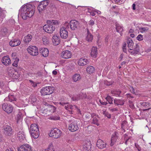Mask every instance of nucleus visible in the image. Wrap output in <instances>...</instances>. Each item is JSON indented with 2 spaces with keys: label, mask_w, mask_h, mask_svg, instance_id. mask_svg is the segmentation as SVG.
Returning <instances> with one entry per match:
<instances>
[{
  "label": "nucleus",
  "mask_w": 151,
  "mask_h": 151,
  "mask_svg": "<svg viewBox=\"0 0 151 151\" xmlns=\"http://www.w3.org/2000/svg\"><path fill=\"white\" fill-rule=\"evenodd\" d=\"M53 88L51 86H46L43 88L41 90L42 95L45 96L50 95L53 92Z\"/></svg>",
  "instance_id": "nucleus-4"
},
{
  "label": "nucleus",
  "mask_w": 151,
  "mask_h": 151,
  "mask_svg": "<svg viewBox=\"0 0 151 151\" xmlns=\"http://www.w3.org/2000/svg\"><path fill=\"white\" fill-rule=\"evenodd\" d=\"M127 123L126 121H123L122 123V128L124 130V132L125 131L124 129L126 127V125H127Z\"/></svg>",
  "instance_id": "nucleus-49"
},
{
  "label": "nucleus",
  "mask_w": 151,
  "mask_h": 151,
  "mask_svg": "<svg viewBox=\"0 0 151 151\" xmlns=\"http://www.w3.org/2000/svg\"><path fill=\"white\" fill-rule=\"evenodd\" d=\"M59 104H60V105H61L62 106H64V105L65 104H69V103L68 102H61L59 103Z\"/></svg>",
  "instance_id": "nucleus-63"
},
{
  "label": "nucleus",
  "mask_w": 151,
  "mask_h": 151,
  "mask_svg": "<svg viewBox=\"0 0 151 151\" xmlns=\"http://www.w3.org/2000/svg\"><path fill=\"white\" fill-rule=\"evenodd\" d=\"M50 119L52 120H56L59 119L60 118L56 116H52L50 117Z\"/></svg>",
  "instance_id": "nucleus-55"
},
{
  "label": "nucleus",
  "mask_w": 151,
  "mask_h": 151,
  "mask_svg": "<svg viewBox=\"0 0 151 151\" xmlns=\"http://www.w3.org/2000/svg\"><path fill=\"white\" fill-rule=\"evenodd\" d=\"M18 151H32V147L28 144H25L21 145L18 147Z\"/></svg>",
  "instance_id": "nucleus-13"
},
{
  "label": "nucleus",
  "mask_w": 151,
  "mask_h": 151,
  "mask_svg": "<svg viewBox=\"0 0 151 151\" xmlns=\"http://www.w3.org/2000/svg\"><path fill=\"white\" fill-rule=\"evenodd\" d=\"M129 89L130 90V91L132 93L135 94V92L134 91L135 90L132 86H130Z\"/></svg>",
  "instance_id": "nucleus-60"
},
{
  "label": "nucleus",
  "mask_w": 151,
  "mask_h": 151,
  "mask_svg": "<svg viewBox=\"0 0 151 151\" xmlns=\"http://www.w3.org/2000/svg\"><path fill=\"white\" fill-rule=\"evenodd\" d=\"M61 56L64 59H68L71 57V53L68 50L63 51L61 54Z\"/></svg>",
  "instance_id": "nucleus-17"
},
{
  "label": "nucleus",
  "mask_w": 151,
  "mask_h": 151,
  "mask_svg": "<svg viewBox=\"0 0 151 151\" xmlns=\"http://www.w3.org/2000/svg\"><path fill=\"white\" fill-rule=\"evenodd\" d=\"M30 129V131L39 130L38 126L35 124H32L31 125Z\"/></svg>",
  "instance_id": "nucleus-38"
},
{
  "label": "nucleus",
  "mask_w": 151,
  "mask_h": 151,
  "mask_svg": "<svg viewBox=\"0 0 151 151\" xmlns=\"http://www.w3.org/2000/svg\"><path fill=\"white\" fill-rule=\"evenodd\" d=\"M129 52L131 53L132 54L134 55H136L137 54V52L135 50H133L132 49V50H129Z\"/></svg>",
  "instance_id": "nucleus-62"
},
{
  "label": "nucleus",
  "mask_w": 151,
  "mask_h": 151,
  "mask_svg": "<svg viewBox=\"0 0 151 151\" xmlns=\"http://www.w3.org/2000/svg\"><path fill=\"white\" fill-rule=\"evenodd\" d=\"M139 29L140 30V32L141 33H142L147 31L149 28L147 27H140L139 28Z\"/></svg>",
  "instance_id": "nucleus-44"
},
{
  "label": "nucleus",
  "mask_w": 151,
  "mask_h": 151,
  "mask_svg": "<svg viewBox=\"0 0 151 151\" xmlns=\"http://www.w3.org/2000/svg\"><path fill=\"white\" fill-rule=\"evenodd\" d=\"M3 109L7 113H11L13 111V107L11 105L7 103H4L2 105Z\"/></svg>",
  "instance_id": "nucleus-9"
},
{
  "label": "nucleus",
  "mask_w": 151,
  "mask_h": 151,
  "mask_svg": "<svg viewBox=\"0 0 151 151\" xmlns=\"http://www.w3.org/2000/svg\"><path fill=\"white\" fill-rule=\"evenodd\" d=\"M3 64L6 65H9L11 63V60L9 57L7 56L3 57L1 60Z\"/></svg>",
  "instance_id": "nucleus-21"
},
{
  "label": "nucleus",
  "mask_w": 151,
  "mask_h": 151,
  "mask_svg": "<svg viewBox=\"0 0 151 151\" xmlns=\"http://www.w3.org/2000/svg\"><path fill=\"white\" fill-rule=\"evenodd\" d=\"M37 100L36 97L34 96H31L29 99V101L31 103L35 102Z\"/></svg>",
  "instance_id": "nucleus-47"
},
{
  "label": "nucleus",
  "mask_w": 151,
  "mask_h": 151,
  "mask_svg": "<svg viewBox=\"0 0 151 151\" xmlns=\"http://www.w3.org/2000/svg\"><path fill=\"white\" fill-rule=\"evenodd\" d=\"M103 114L105 116H106L108 118H111V114H109L108 112L106 111H104Z\"/></svg>",
  "instance_id": "nucleus-50"
},
{
  "label": "nucleus",
  "mask_w": 151,
  "mask_h": 151,
  "mask_svg": "<svg viewBox=\"0 0 151 151\" xmlns=\"http://www.w3.org/2000/svg\"><path fill=\"white\" fill-rule=\"evenodd\" d=\"M69 24L68 22H65L64 24V26L62 27H61L65 28L66 30L68 29L69 28Z\"/></svg>",
  "instance_id": "nucleus-54"
},
{
  "label": "nucleus",
  "mask_w": 151,
  "mask_h": 151,
  "mask_svg": "<svg viewBox=\"0 0 151 151\" xmlns=\"http://www.w3.org/2000/svg\"><path fill=\"white\" fill-rule=\"evenodd\" d=\"M114 103L115 105L117 106L119 105L122 106L124 105V101L123 100L115 99H114Z\"/></svg>",
  "instance_id": "nucleus-32"
},
{
  "label": "nucleus",
  "mask_w": 151,
  "mask_h": 151,
  "mask_svg": "<svg viewBox=\"0 0 151 151\" xmlns=\"http://www.w3.org/2000/svg\"><path fill=\"white\" fill-rule=\"evenodd\" d=\"M43 29L45 32L49 33H51L55 30V27L50 24H48L44 25Z\"/></svg>",
  "instance_id": "nucleus-11"
},
{
  "label": "nucleus",
  "mask_w": 151,
  "mask_h": 151,
  "mask_svg": "<svg viewBox=\"0 0 151 151\" xmlns=\"http://www.w3.org/2000/svg\"><path fill=\"white\" fill-rule=\"evenodd\" d=\"M135 145L138 151H141V149L139 145L138 144L136 143H135Z\"/></svg>",
  "instance_id": "nucleus-61"
},
{
  "label": "nucleus",
  "mask_w": 151,
  "mask_h": 151,
  "mask_svg": "<svg viewBox=\"0 0 151 151\" xmlns=\"http://www.w3.org/2000/svg\"><path fill=\"white\" fill-rule=\"evenodd\" d=\"M46 109L47 110V111L50 112V113H51L55 112L56 108L55 107L53 106L48 105L47 106Z\"/></svg>",
  "instance_id": "nucleus-27"
},
{
  "label": "nucleus",
  "mask_w": 151,
  "mask_h": 151,
  "mask_svg": "<svg viewBox=\"0 0 151 151\" xmlns=\"http://www.w3.org/2000/svg\"><path fill=\"white\" fill-rule=\"evenodd\" d=\"M3 132L6 136H10L13 133L12 128L8 124H5L3 126Z\"/></svg>",
  "instance_id": "nucleus-6"
},
{
  "label": "nucleus",
  "mask_w": 151,
  "mask_h": 151,
  "mask_svg": "<svg viewBox=\"0 0 151 151\" xmlns=\"http://www.w3.org/2000/svg\"><path fill=\"white\" fill-rule=\"evenodd\" d=\"M92 123L94 124H96L97 126H98L99 125V120L96 117H95L93 118L92 121Z\"/></svg>",
  "instance_id": "nucleus-43"
},
{
  "label": "nucleus",
  "mask_w": 151,
  "mask_h": 151,
  "mask_svg": "<svg viewBox=\"0 0 151 151\" xmlns=\"http://www.w3.org/2000/svg\"><path fill=\"white\" fill-rule=\"evenodd\" d=\"M42 41L43 44L45 45L48 44L49 43L48 39L45 36L42 38Z\"/></svg>",
  "instance_id": "nucleus-48"
},
{
  "label": "nucleus",
  "mask_w": 151,
  "mask_h": 151,
  "mask_svg": "<svg viewBox=\"0 0 151 151\" xmlns=\"http://www.w3.org/2000/svg\"><path fill=\"white\" fill-rule=\"evenodd\" d=\"M23 116L22 113L21 112H19L17 116V122L20 121L22 119Z\"/></svg>",
  "instance_id": "nucleus-41"
},
{
  "label": "nucleus",
  "mask_w": 151,
  "mask_h": 151,
  "mask_svg": "<svg viewBox=\"0 0 151 151\" xmlns=\"http://www.w3.org/2000/svg\"><path fill=\"white\" fill-rule=\"evenodd\" d=\"M91 142L90 141H87L85 143V145L83 146V147L86 150L88 151H90L91 150Z\"/></svg>",
  "instance_id": "nucleus-26"
},
{
  "label": "nucleus",
  "mask_w": 151,
  "mask_h": 151,
  "mask_svg": "<svg viewBox=\"0 0 151 151\" xmlns=\"http://www.w3.org/2000/svg\"><path fill=\"white\" fill-rule=\"evenodd\" d=\"M69 122L70 123L68 126V129L70 131L74 132L78 129V125L77 122L76 121H71L70 120V121H69Z\"/></svg>",
  "instance_id": "nucleus-7"
},
{
  "label": "nucleus",
  "mask_w": 151,
  "mask_h": 151,
  "mask_svg": "<svg viewBox=\"0 0 151 151\" xmlns=\"http://www.w3.org/2000/svg\"><path fill=\"white\" fill-rule=\"evenodd\" d=\"M1 32L2 33L3 35H5L7 33V29L6 27H4L1 29Z\"/></svg>",
  "instance_id": "nucleus-52"
},
{
  "label": "nucleus",
  "mask_w": 151,
  "mask_h": 151,
  "mask_svg": "<svg viewBox=\"0 0 151 151\" xmlns=\"http://www.w3.org/2000/svg\"><path fill=\"white\" fill-rule=\"evenodd\" d=\"M126 95L127 98L131 99L134 98V96H132L131 94L127 93Z\"/></svg>",
  "instance_id": "nucleus-59"
},
{
  "label": "nucleus",
  "mask_w": 151,
  "mask_h": 151,
  "mask_svg": "<svg viewBox=\"0 0 151 151\" xmlns=\"http://www.w3.org/2000/svg\"><path fill=\"white\" fill-rule=\"evenodd\" d=\"M5 14L2 11V9L0 8V21H2L1 19L5 17Z\"/></svg>",
  "instance_id": "nucleus-45"
},
{
  "label": "nucleus",
  "mask_w": 151,
  "mask_h": 151,
  "mask_svg": "<svg viewBox=\"0 0 151 151\" xmlns=\"http://www.w3.org/2000/svg\"><path fill=\"white\" fill-rule=\"evenodd\" d=\"M118 137L116 134H115L114 135H113L111 137V142L110 143V145L111 146L113 145L114 143L116 141Z\"/></svg>",
  "instance_id": "nucleus-28"
},
{
  "label": "nucleus",
  "mask_w": 151,
  "mask_h": 151,
  "mask_svg": "<svg viewBox=\"0 0 151 151\" xmlns=\"http://www.w3.org/2000/svg\"><path fill=\"white\" fill-rule=\"evenodd\" d=\"M116 31L121 33V35H122L121 32L123 31V29L122 27L119 24H116Z\"/></svg>",
  "instance_id": "nucleus-36"
},
{
  "label": "nucleus",
  "mask_w": 151,
  "mask_h": 151,
  "mask_svg": "<svg viewBox=\"0 0 151 151\" xmlns=\"http://www.w3.org/2000/svg\"><path fill=\"white\" fill-rule=\"evenodd\" d=\"M80 75L77 73L74 75L73 77V79L74 82H76L80 80Z\"/></svg>",
  "instance_id": "nucleus-37"
},
{
  "label": "nucleus",
  "mask_w": 151,
  "mask_h": 151,
  "mask_svg": "<svg viewBox=\"0 0 151 151\" xmlns=\"http://www.w3.org/2000/svg\"><path fill=\"white\" fill-rule=\"evenodd\" d=\"M98 54L97 48L96 47H93L91 50V56L96 58Z\"/></svg>",
  "instance_id": "nucleus-25"
},
{
  "label": "nucleus",
  "mask_w": 151,
  "mask_h": 151,
  "mask_svg": "<svg viewBox=\"0 0 151 151\" xmlns=\"http://www.w3.org/2000/svg\"><path fill=\"white\" fill-rule=\"evenodd\" d=\"M105 99L109 104H113V101L112 98L111 97L109 96H107Z\"/></svg>",
  "instance_id": "nucleus-42"
},
{
  "label": "nucleus",
  "mask_w": 151,
  "mask_h": 151,
  "mask_svg": "<svg viewBox=\"0 0 151 151\" xmlns=\"http://www.w3.org/2000/svg\"><path fill=\"white\" fill-rule=\"evenodd\" d=\"M137 39L139 41H141L143 39V36L142 35H139L137 37Z\"/></svg>",
  "instance_id": "nucleus-53"
},
{
  "label": "nucleus",
  "mask_w": 151,
  "mask_h": 151,
  "mask_svg": "<svg viewBox=\"0 0 151 151\" xmlns=\"http://www.w3.org/2000/svg\"><path fill=\"white\" fill-rule=\"evenodd\" d=\"M47 22V24H50L52 25H58V22L57 20H48Z\"/></svg>",
  "instance_id": "nucleus-40"
},
{
  "label": "nucleus",
  "mask_w": 151,
  "mask_h": 151,
  "mask_svg": "<svg viewBox=\"0 0 151 151\" xmlns=\"http://www.w3.org/2000/svg\"><path fill=\"white\" fill-rule=\"evenodd\" d=\"M104 83L105 85L107 86H110L112 84V82H108L107 81H104Z\"/></svg>",
  "instance_id": "nucleus-57"
},
{
  "label": "nucleus",
  "mask_w": 151,
  "mask_h": 151,
  "mask_svg": "<svg viewBox=\"0 0 151 151\" xmlns=\"http://www.w3.org/2000/svg\"><path fill=\"white\" fill-rule=\"evenodd\" d=\"M15 134L19 141H22L25 139V134L21 128H16Z\"/></svg>",
  "instance_id": "nucleus-3"
},
{
  "label": "nucleus",
  "mask_w": 151,
  "mask_h": 151,
  "mask_svg": "<svg viewBox=\"0 0 151 151\" xmlns=\"http://www.w3.org/2000/svg\"><path fill=\"white\" fill-rule=\"evenodd\" d=\"M8 72L9 76L13 79H18L20 76V74L12 68H8Z\"/></svg>",
  "instance_id": "nucleus-2"
},
{
  "label": "nucleus",
  "mask_w": 151,
  "mask_h": 151,
  "mask_svg": "<svg viewBox=\"0 0 151 151\" xmlns=\"http://www.w3.org/2000/svg\"><path fill=\"white\" fill-rule=\"evenodd\" d=\"M111 93L114 96H119L121 93V91L119 89H114L111 91Z\"/></svg>",
  "instance_id": "nucleus-29"
},
{
  "label": "nucleus",
  "mask_w": 151,
  "mask_h": 151,
  "mask_svg": "<svg viewBox=\"0 0 151 151\" xmlns=\"http://www.w3.org/2000/svg\"><path fill=\"white\" fill-rule=\"evenodd\" d=\"M60 37L63 39H66L68 37V32L65 28L61 27L60 32Z\"/></svg>",
  "instance_id": "nucleus-15"
},
{
  "label": "nucleus",
  "mask_w": 151,
  "mask_h": 151,
  "mask_svg": "<svg viewBox=\"0 0 151 151\" xmlns=\"http://www.w3.org/2000/svg\"><path fill=\"white\" fill-rule=\"evenodd\" d=\"M89 24L91 26H93L94 24V22L93 20H91L89 22Z\"/></svg>",
  "instance_id": "nucleus-64"
},
{
  "label": "nucleus",
  "mask_w": 151,
  "mask_h": 151,
  "mask_svg": "<svg viewBox=\"0 0 151 151\" xmlns=\"http://www.w3.org/2000/svg\"><path fill=\"white\" fill-rule=\"evenodd\" d=\"M96 145L100 149H103L106 146V143L100 139H99L97 141Z\"/></svg>",
  "instance_id": "nucleus-23"
},
{
  "label": "nucleus",
  "mask_w": 151,
  "mask_h": 151,
  "mask_svg": "<svg viewBox=\"0 0 151 151\" xmlns=\"http://www.w3.org/2000/svg\"><path fill=\"white\" fill-rule=\"evenodd\" d=\"M95 70L94 68L92 66H89L86 68V71L89 74L93 73Z\"/></svg>",
  "instance_id": "nucleus-35"
},
{
  "label": "nucleus",
  "mask_w": 151,
  "mask_h": 151,
  "mask_svg": "<svg viewBox=\"0 0 151 151\" xmlns=\"http://www.w3.org/2000/svg\"><path fill=\"white\" fill-rule=\"evenodd\" d=\"M41 52L43 56L44 57H46L49 55V50L47 48H43L41 50Z\"/></svg>",
  "instance_id": "nucleus-31"
},
{
  "label": "nucleus",
  "mask_w": 151,
  "mask_h": 151,
  "mask_svg": "<svg viewBox=\"0 0 151 151\" xmlns=\"http://www.w3.org/2000/svg\"><path fill=\"white\" fill-rule=\"evenodd\" d=\"M35 6L30 4L23 5L19 10V14L22 18L24 20L27 17H32L35 13Z\"/></svg>",
  "instance_id": "nucleus-1"
},
{
  "label": "nucleus",
  "mask_w": 151,
  "mask_h": 151,
  "mask_svg": "<svg viewBox=\"0 0 151 151\" xmlns=\"http://www.w3.org/2000/svg\"><path fill=\"white\" fill-rule=\"evenodd\" d=\"M65 108L69 111L70 114H72V112H73L75 110L77 111L78 113L80 112V109H78L76 106L74 105H67V106H65Z\"/></svg>",
  "instance_id": "nucleus-10"
},
{
  "label": "nucleus",
  "mask_w": 151,
  "mask_h": 151,
  "mask_svg": "<svg viewBox=\"0 0 151 151\" xmlns=\"http://www.w3.org/2000/svg\"><path fill=\"white\" fill-rule=\"evenodd\" d=\"M60 130L57 128H55L52 130L49 134V136L53 138L57 139L61 135Z\"/></svg>",
  "instance_id": "nucleus-5"
},
{
  "label": "nucleus",
  "mask_w": 151,
  "mask_h": 151,
  "mask_svg": "<svg viewBox=\"0 0 151 151\" xmlns=\"http://www.w3.org/2000/svg\"><path fill=\"white\" fill-rule=\"evenodd\" d=\"M127 44L128 45V47L129 48V50H131L133 48V42L132 39L129 38L127 40Z\"/></svg>",
  "instance_id": "nucleus-33"
},
{
  "label": "nucleus",
  "mask_w": 151,
  "mask_h": 151,
  "mask_svg": "<svg viewBox=\"0 0 151 151\" xmlns=\"http://www.w3.org/2000/svg\"><path fill=\"white\" fill-rule=\"evenodd\" d=\"M87 36L86 39L87 41L89 42H91L93 40V35L91 34L89 29H87Z\"/></svg>",
  "instance_id": "nucleus-30"
},
{
  "label": "nucleus",
  "mask_w": 151,
  "mask_h": 151,
  "mask_svg": "<svg viewBox=\"0 0 151 151\" xmlns=\"http://www.w3.org/2000/svg\"><path fill=\"white\" fill-rule=\"evenodd\" d=\"M88 98L87 96L86 93H81L79 95L76 96H74L73 97V101H77L81 99H88Z\"/></svg>",
  "instance_id": "nucleus-18"
},
{
  "label": "nucleus",
  "mask_w": 151,
  "mask_h": 151,
  "mask_svg": "<svg viewBox=\"0 0 151 151\" xmlns=\"http://www.w3.org/2000/svg\"><path fill=\"white\" fill-rule=\"evenodd\" d=\"M5 101L12 102L15 105L17 104V98L14 95L11 94H9L8 96L5 98Z\"/></svg>",
  "instance_id": "nucleus-16"
},
{
  "label": "nucleus",
  "mask_w": 151,
  "mask_h": 151,
  "mask_svg": "<svg viewBox=\"0 0 151 151\" xmlns=\"http://www.w3.org/2000/svg\"><path fill=\"white\" fill-rule=\"evenodd\" d=\"M19 61V59L18 58H15V60L12 64V65L15 67H17L18 65V63Z\"/></svg>",
  "instance_id": "nucleus-51"
},
{
  "label": "nucleus",
  "mask_w": 151,
  "mask_h": 151,
  "mask_svg": "<svg viewBox=\"0 0 151 151\" xmlns=\"http://www.w3.org/2000/svg\"><path fill=\"white\" fill-rule=\"evenodd\" d=\"M52 41L54 45L55 46L58 45L60 42L59 37L56 35H54L52 37Z\"/></svg>",
  "instance_id": "nucleus-19"
},
{
  "label": "nucleus",
  "mask_w": 151,
  "mask_h": 151,
  "mask_svg": "<svg viewBox=\"0 0 151 151\" xmlns=\"http://www.w3.org/2000/svg\"><path fill=\"white\" fill-rule=\"evenodd\" d=\"M134 50L138 53L139 52V47L137 44H136V47L134 48Z\"/></svg>",
  "instance_id": "nucleus-58"
},
{
  "label": "nucleus",
  "mask_w": 151,
  "mask_h": 151,
  "mask_svg": "<svg viewBox=\"0 0 151 151\" xmlns=\"http://www.w3.org/2000/svg\"><path fill=\"white\" fill-rule=\"evenodd\" d=\"M29 82L30 83L31 85H32V86L34 87H35L36 86H37V84L36 83H35L33 81L29 80Z\"/></svg>",
  "instance_id": "nucleus-56"
},
{
  "label": "nucleus",
  "mask_w": 151,
  "mask_h": 151,
  "mask_svg": "<svg viewBox=\"0 0 151 151\" xmlns=\"http://www.w3.org/2000/svg\"><path fill=\"white\" fill-rule=\"evenodd\" d=\"M45 151H55L52 144V143H50L48 147L45 150Z\"/></svg>",
  "instance_id": "nucleus-39"
},
{
  "label": "nucleus",
  "mask_w": 151,
  "mask_h": 151,
  "mask_svg": "<svg viewBox=\"0 0 151 151\" xmlns=\"http://www.w3.org/2000/svg\"><path fill=\"white\" fill-rule=\"evenodd\" d=\"M29 132L31 135L32 137L34 139H36L38 138L39 136V130L34 131H30Z\"/></svg>",
  "instance_id": "nucleus-24"
},
{
  "label": "nucleus",
  "mask_w": 151,
  "mask_h": 151,
  "mask_svg": "<svg viewBox=\"0 0 151 151\" xmlns=\"http://www.w3.org/2000/svg\"><path fill=\"white\" fill-rule=\"evenodd\" d=\"M32 38V36L31 35L28 34L24 37L23 40L25 43H28L31 40Z\"/></svg>",
  "instance_id": "nucleus-34"
},
{
  "label": "nucleus",
  "mask_w": 151,
  "mask_h": 151,
  "mask_svg": "<svg viewBox=\"0 0 151 151\" xmlns=\"http://www.w3.org/2000/svg\"><path fill=\"white\" fill-rule=\"evenodd\" d=\"M49 2L47 0H44L40 2L39 5L37 9L40 13H42L46 9V6L48 5Z\"/></svg>",
  "instance_id": "nucleus-8"
},
{
  "label": "nucleus",
  "mask_w": 151,
  "mask_h": 151,
  "mask_svg": "<svg viewBox=\"0 0 151 151\" xmlns=\"http://www.w3.org/2000/svg\"><path fill=\"white\" fill-rule=\"evenodd\" d=\"M70 27L72 30H74L77 29L79 26V22L74 20H71L70 22Z\"/></svg>",
  "instance_id": "nucleus-14"
},
{
  "label": "nucleus",
  "mask_w": 151,
  "mask_h": 151,
  "mask_svg": "<svg viewBox=\"0 0 151 151\" xmlns=\"http://www.w3.org/2000/svg\"><path fill=\"white\" fill-rule=\"evenodd\" d=\"M27 50L28 52L32 56H36L38 54V49L35 46L29 47Z\"/></svg>",
  "instance_id": "nucleus-12"
},
{
  "label": "nucleus",
  "mask_w": 151,
  "mask_h": 151,
  "mask_svg": "<svg viewBox=\"0 0 151 151\" xmlns=\"http://www.w3.org/2000/svg\"><path fill=\"white\" fill-rule=\"evenodd\" d=\"M89 63L88 60L84 58H81L78 61V64L80 66H84L88 64Z\"/></svg>",
  "instance_id": "nucleus-22"
},
{
  "label": "nucleus",
  "mask_w": 151,
  "mask_h": 151,
  "mask_svg": "<svg viewBox=\"0 0 151 151\" xmlns=\"http://www.w3.org/2000/svg\"><path fill=\"white\" fill-rule=\"evenodd\" d=\"M140 104L142 106L147 108L149 107L150 106V103L149 102H142L140 103Z\"/></svg>",
  "instance_id": "nucleus-46"
},
{
  "label": "nucleus",
  "mask_w": 151,
  "mask_h": 151,
  "mask_svg": "<svg viewBox=\"0 0 151 151\" xmlns=\"http://www.w3.org/2000/svg\"><path fill=\"white\" fill-rule=\"evenodd\" d=\"M21 41L18 39H14L11 40L9 42V45L12 47H15L20 44Z\"/></svg>",
  "instance_id": "nucleus-20"
}]
</instances>
